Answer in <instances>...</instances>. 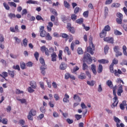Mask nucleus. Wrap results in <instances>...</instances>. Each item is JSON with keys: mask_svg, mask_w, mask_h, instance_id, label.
I'll list each match as a JSON object with an SVG mask.
<instances>
[{"mask_svg": "<svg viewBox=\"0 0 127 127\" xmlns=\"http://www.w3.org/2000/svg\"><path fill=\"white\" fill-rule=\"evenodd\" d=\"M73 99L75 100V101L76 102H81V98L77 94H75L74 95Z\"/></svg>", "mask_w": 127, "mask_h": 127, "instance_id": "f3484780", "label": "nucleus"}, {"mask_svg": "<svg viewBox=\"0 0 127 127\" xmlns=\"http://www.w3.org/2000/svg\"><path fill=\"white\" fill-rule=\"evenodd\" d=\"M71 18L73 21H75L77 19V15L75 14H72L71 15Z\"/></svg>", "mask_w": 127, "mask_h": 127, "instance_id": "4c0bfd02", "label": "nucleus"}, {"mask_svg": "<svg viewBox=\"0 0 127 127\" xmlns=\"http://www.w3.org/2000/svg\"><path fill=\"white\" fill-rule=\"evenodd\" d=\"M96 66L95 64L91 65V70L92 71L94 75H97V70H96Z\"/></svg>", "mask_w": 127, "mask_h": 127, "instance_id": "9b49d317", "label": "nucleus"}, {"mask_svg": "<svg viewBox=\"0 0 127 127\" xmlns=\"http://www.w3.org/2000/svg\"><path fill=\"white\" fill-rule=\"evenodd\" d=\"M21 69L22 70L25 69V64L24 63H21L20 64Z\"/></svg>", "mask_w": 127, "mask_h": 127, "instance_id": "e2e57ef3", "label": "nucleus"}, {"mask_svg": "<svg viewBox=\"0 0 127 127\" xmlns=\"http://www.w3.org/2000/svg\"><path fill=\"white\" fill-rule=\"evenodd\" d=\"M68 29L69 31H70V32H71V33H72V34L75 33V28H74V27H71Z\"/></svg>", "mask_w": 127, "mask_h": 127, "instance_id": "09e8293b", "label": "nucleus"}, {"mask_svg": "<svg viewBox=\"0 0 127 127\" xmlns=\"http://www.w3.org/2000/svg\"><path fill=\"white\" fill-rule=\"evenodd\" d=\"M1 123L3 125H7V119H3V120H2Z\"/></svg>", "mask_w": 127, "mask_h": 127, "instance_id": "774afa93", "label": "nucleus"}, {"mask_svg": "<svg viewBox=\"0 0 127 127\" xmlns=\"http://www.w3.org/2000/svg\"><path fill=\"white\" fill-rule=\"evenodd\" d=\"M54 97L56 101H58L60 99V97H59V95H58V94H55Z\"/></svg>", "mask_w": 127, "mask_h": 127, "instance_id": "4d7b16f0", "label": "nucleus"}, {"mask_svg": "<svg viewBox=\"0 0 127 127\" xmlns=\"http://www.w3.org/2000/svg\"><path fill=\"white\" fill-rule=\"evenodd\" d=\"M114 103L111 105V108L114 109L115 107H117L118 106V104H119V100L118 99V96H115L113 99Z\"/></svg>", "mask_w": 127, "mask_h": 127, "instance_id": "20e7f679", "label": "nucleus"}, {"mask_svg": "<svg viewBox=\"0 0 127 127\" xmlns=\"http://www.w3.org/2000/svg\"><path fill=\"white\" fill-rule=\"evenodd\" d=\"M40 110L41 113H42L43 114H44V113H46V109H45V108H44V107H41Z\"/></svg>", "mask_w": 127, "mask_h": 127, "instance_id": "13d9d810", "label": "nucleus"}, {"mask_svg": "<svg viewBox=\"0 0 127 127\" xmlns=\"http://www.w3.org/2000/svg\"><path fill=\"white\" fill-rule=\"evenodd\" d=\"M46 69H47V66H46V64L42 65L40 67L41 73L44 76H45V74L46 73V72L45 71V70H46Z\"/></svg>", "mask_w": 127, "mask_h": 127, "instance_id": "39448f33", "label": "nucleus"}, {"mask_svg": "<svg viewBox=\"0 0 127 127\" xmlns=\"http://www.w3.org/2000/svg\"><path fill=\"white\" fill-rule=\"evenodd\" d=\"M71 74L69 73H66L64 75V78L66 79V80H68V78H70V76Z\"/></svg>", "mask_w": 127, "mask_h": 127, "instance_id": "052dcab7", "label": "nucleus"}, {"mask_svg": "<svg viewBox=\"0 0 127 127\" xmlns=\"http://www.w3.org/2000/svg\"><path fill=\"white\" fill-rule=\"evenodd\" d=\"M45 37L46 40H48L49 41L52 40V36H51V35H50V34L48 32L47 33Z\"/></svg>", "mask_w": 127, "mask_h": 127, "instance_id": "4468645a", "label": "nucleus"}, {"mask_svg": "<svg viewBox=\"0 0 127 127\" xmlns=\"http://www.w3.org/2000/svg\"><path fill=\"white\" fill-rule=\"evenodd\" d=\"M30 86L33 88V89L36 88V82L34 81H31Z\"/></svg>", "mask_w": 127, "mask_h": 127, "instance_id": "5701e85b", "label": "nucleus"}, {"mask_svg": "<svg viewBox=\"0 0 127 127\" xmlns=\"http://www.w3.org/2000/svg\"><path fill=\"white\" fill-rule=\"evenodd\" d=\"M8 74L11 77V78H14V71L8 70Z\"/></svg>", "mask_w": 127, "mask_h": 127, "instance_id": "b1692460", "label": "nucleus"}, {"mask_svg": "<svg viewBox=\"0 0 127 127\" xmlns=\"http://www.w3.org/2000/svg\"><path fill=\"white\" fill-rule=\"evenodd\" d=\"M8 16L10 18H15L16 16L15 15V14L11 13L8 14Z\"/></svg>", "mask_w": 127, "mask_h": 127, "instance_id": "680f3d73", "label": "nucleus"}, {"mask_svg": "<svg viewBox=\"0 0 127 127\" xmlns=\"http://www.w3.org/2000/svg\"><path fill=\"white\" fill-rule=\"evenodd\" d=\"M103 30H104V31H105V32L106 31H110L111 30V27H110V26L109 25H107L105 26V27Z\"/></svg>", "mask_w": 127, "mask_h": 127, "instance_id": "c756f323", "label": "nucleus"}, {"mask_svg": "<svg viewBox=\"0 0 127 127\" xmlns=\"http://www.w3.org/2000/svg\"><path fill=\"white\" fill-rule=\"evenodd\" d=\"M104 41L108 42V43H114V38L106 37L104 39Z\"/></svg>", "mask_w": 127, "mask_h": 127, "instance_id": "0eeeda50", "label": "nucleus"}, {"mask_svg": "<svg viewBox=\"0 0 127 127\" xmlns=\"http://www.w3.org/2000/svg\"><path fill=\"white\" fill-rule=\"evenodd\" d=\"M77 52L78 54L79 55H81L84 53V52L83 51V49H82V48H78L77 50Z\"/></svg>", "mask_w": 127, "mask_h": 127, "instance_id": "bb28decb", "label": "nucleus"}, {"mask_svg": "<svg viewBox=\"0 0 127 127\" xmlns=\"http://www.w3.org/2000/svg\"><path fill=\"white\" fill-rule=\"evenodd\" d=\"M116 21L118 24H122L123 19L118 18L116 19Z\"/></svg>", "mask_w": 127, "mask_h": 127, "instance_id": "bf43d9fd", "label": "nucleus"}, {"mask_svg": "<svg viewBox=\"0 0 127 127\" xmlns=\"http://www.w3.org/2000/svg\"><path fill=\"white\" fill-rule=\"evenodd\" d=\"M107 85L108 86V87H110V88H113V82H112V80H108L106 82Z\"/></svg>", "mask_w": 127, "mask_h": 127, "instance_id": "6ab92c4d", "label": "nucleus"}, {"mask_svg": "<svg viewBox=\"0 0 127 127\" xmlns=\"http://www.w3.org/2000/svg\"><path fill=\"white\" fill-rule=\"evenodd\" d=\"M16 99L17 101H19L21 103V104H26V99H19L18 98H17Z\"/></svg>", "mask_w": 127, "mask_h": 127, "instance_id": "cd10ccee", "label": "nucleus"}, {"mask_svg": "<svg viewBox=\"0 0 127 127\" xmlns=\"http://www.w3.org/2000/svg\"><path fill=\"white\" fill-rule=\"evenodd\" d=\"M109 49V46H108V45L105 46V47H104V53H105V54H107V53H108Z\"/></svg>", "mask_w": 127, "mask_h": 127, "instance_id": "de8ad7c7", "label": "nucleus"}, {"mask_svg": "<svg viewBox=\"0 0 127 127\" xmlns=\"http://www.w3.org/2000/svg\"><path fill=\"white\" fill-rule=\"evenodd\" d=\"M15 92L16 94H17L18 95H19V94H23L24 93L23 91H21L19 89H16Z\"/></svg>", "mask_w": 127, "mask_h": 127, "instance_id": "69168bd1", "label": "nucleus"}, {"mask_svg": "<svg viewBox=\"0 0 127 127\" xmlns=\"http://www.w3.org/2000/svg\"><path fill=\"white\" fill-rule=\"evenodd\" d=\"M53 27V23L52 22H49L48 23V25L47 26V29L48 32H50L52 30V28Z\"/></svg>", "mask_w": 127, "mask_h": 127, "instance_id": "423d86ee", "label": "nucleus"}, {"mask_svg": "<svg viewBox=\"0 0 127 127\" xmlns=\"http://www.w3.org/2000/svg\"><path fill=\"white\" fill-rule=\"evenodd\" d=\"M111 6L112 7H119V6H121V4L118 3H114L112 4Z\"/></svg>", "mask_w": 127, "mask_h": 127, "instance_id": "37998d69", "label": "nucleus"}, {"mask_svg": "<svg viewBox=\"0 0 127 127\" xmlns=\"http://www.w3.org/2000/svg\"><path fill=\"white\" fill-rule=\"evenodd\" d=\"M8 4H9L10 6H14V7H16V3H15L14 2H8Z\"/></svg>", "mask_w": 127, "mask_h": 127, "instance_id": "c03bdc74", "label": "nucleus"}, {"mask_svg": "<svg viewBox=\"0 0 127 127\" xmlns=\"http://www.w3.org/2000/svg\"><path fill=\"white\" fill-rule=\"evenodd\" d=\"M98 73H102L103 72V65L102 64H99L97 70Z\"/></svg>", "mask_w": 127, "mask_h": 127, "instance_id": "7c9ffc66", "label": "nucleus"}, {"mask_svg": "<svg viewBox=\"0 0 127 127\" xmlns=\"http://www.w3.org/2000/svg\"><path fill=\"white\" fill-rule=\"evenodd\" d=\"M114 121L116 123H117V127H121L119 124H120V122H121V120H120L118 117H114Z\"/></svg>", "mask_w": 127, "mask_h": 127, "instance_id": "2eb2a0df", "label": "nucleus"}, {"mask_svg": "<svg viewBox=\"0 0 127 127\" xmlns=\"http://www.w3.org/2000/svg\"><path fill=\"white\" fill-rule=\"evenodd\" d=\"M69 98H70V96H69V95H68V94H67V93H66L64 95V97L63 99L64 103H69Z\"/></svg>", "mask_w": 127, "mask_h": 127, "instance_id": "6e6552de", "label": "nucleus"}, {"mask_svg": "<svg viewBox=\"0 0 127 127\" xmlns=\"http://www.w3.org/2000/svg\"><path fill=\"white\" fill-rule=\"evenodd\" d=\"M1 74H0V76L2 78H3V79H5V78L7 77L8 73L5 71H3L2 72Z\"/></svg>", "mask_w": 127, "mask_h": 127, "instance_id": "dca6fc26", "label": "nucleus"}, {"mask_svg": "<svg viewBox=\"0 0 127 127\" xmlns=\"http://www.w3.org/2000/svg\"><path fill=\"white\" fill-rule=\"evenodd\" d=\"M22 15H26L27 14V10L26 9H24L22 10L21 12Z\"/></svg>", "mask_w": 127, "mask_h": 127, "instance_id": "603ef678", "label": "nucleus"}, {"mask_svg": "<svg viewBox=\"0 0 127 127\" xmlns=\"http://www.w3.org/2000/svg\"><path fill=\"white\" fill-rule=\"evenodd\" d=\"M28 42V40H27V39L25 38L23 40V44L24 47H26V46H27Z\"/></svg>", "mask_w": 127, "mask_h": 127, "instance_id": "f704fd0d", "label": "nucleus"}, {"mask_svg": "<svg viewBox=\"0 0 127 127\" xmlns=\"http://www.w3.org/2000/svg\"><path fill=\"white\" fill-rule=\"evenodd\" d=\"M3 5L4 8L6 9V10H9V9L10 8V7H9V5H8L7 4V3H6L5 2H4L3 3Z\"/></svg>", "mask_w": 127, "mask_h": 127, "instance_id": "c85d7f7f", "label": "nucleus"}, {"mask_svg": "<svg viewBox=\"0 0 127 127\" xmlns=\"http://www.w3.org/2000/svg\"><path fill=\"white\" fill-rule=\"evenodd\" d=\"M26 3L29 4H39V2L33 0H28L26 1Z\"/></svg>", "mask_w": 127, "mask_h": 127, "instance_id": "1a4fd4ad", "label": "nucleus"}, {"mask_svg": "<svg viewBox=\"0 0 127 127\" xmlns=\"http://www.w3.org/2000/svg\"><path fill=\"white\" fill-rule=\"evenodd\" d=\"M44 80H46V81L48 88H51V87H52L51 82H49L48 80H47V78H46V77H44Z\"/></svg>", "mask_w": 127, "mask_h": 127, "instance_id": "473e14b6", "label": "nucleus"}, {"mask_svg": "<svg viewBox=\"0 0 127 127\" xmlns=\"http://www.w3.org/2000/svg\"><path fill=\"white\" fill-rule=\"evenodd\" d=\"M40 62L42 65H46L45 64V61H44V59L42 58H40Z\"/></svg>", "mask_w": 127, "mask_h": 127, "instance_id": "3c124183", "label": "nucleus"}, {"mask_svg": "<svg viewBox=\"0 0 127 127\" xmlns=\"http://www.w3.org/2000/svg\"><path fill=\"white\" fill-rule=\"evenodd\" d=\"M123 54H124V55H125V56H127V46H123Z\"/></svg>", "mask_w": 127, "mask_h": 127, "instance_id": "2f4dec72", "label": "nucleus"}, {"mask_svg": "<svg viewBox=\"0 0 127 127\" xmlns=\"http://www.w3.org/2000/svg\"><path fill=\"white\" fill-rule=\"evenodd\" d=\"M98 62L102 63V64H106L109 62V61L105 59L99 60Z\"/></svg>", "mask_w": 127, "mask_h": 127, "instance_id": "412c9836", "label": "nucleus"}, {"mask_svg": "<svg viewBox=\"0 0 127 127\" xmlns=\"http://www.w3.org/2000/svg\"><path fill=\"white\" fill-rule=\"evenodd\" d=\"M110 70L111 73H115V71H114V64H112L110 66Z\"/></svg>", "mask_w": 127, "mask_h": 127, "instance_id": "ea45409f", "label": "nucleus"}, {"mask_svg": "<svg viewBox=\"0 0 127 127\" xmlns=\"http://www.w3.org/2000/svg\"><path fill=\"white\" fill-rule=\"evenodd\" d=\"M63 54V51L62 50H60L59 51V53L58 55L59 56V59L60 60H62V55Z\"/></svg>", "mask_w": 127, "mask_h": 127, "instance_id": "e433bc0d", "label": "nucleus"}, {"mask_svg": "<svg viewBox=\"0 0 127 127\" xmlns=\"http://www.w3.org/2000/svg\"><path fill=\"white\" fill-rule=\"evenodd\" d=\"M75 119L77 120V121H79V120H80V119H82V115H80L79 114H76L74 116Z\"/></svg>", "mask_w": 127, "mask_h": 127, "instance_id": "79ce46f5", "label": "nucleus"}, {"mask_svg": "<svg viewBox=\"0 0 127 127\" xmlns=\"http://www.w3.org/2000/svg\"><path fill=\"white\" fill-rule=\"evenodd\" d=\"M98 92H99V93H101V92H103V88H102V85L101 84H99L98 85Z\"/></svg>", "mask_w": 127, "mask_h": 127, "instance_id": "8fccbe9b", "label": "nucleus"}, {"mask_svg": "<svg viewBox=\"0 0 127 127\" xmlns=\"http://www.w3.org/2000/svg\"><path fill=\"white\" fill-rule=\"evenodd\" d=\"M116 15L117 17H119L118 18L123 19L124 18V16L123 15V14L120 12L117 13Z\"/></svg>", "mask_w": 127, "mask_h": 127, "instance_id": "49530a36", "label": "nucleus"}, {"mask_svg": "<svg viewBox=\"0 0 127 127\" xmlns=\"http://www.w3.org/2000/svg\"><path fill=\"white\" fill-rule=\"evenodd\" d=\"M83 15L84 17H88L89 15V11H85L83 12Z\"/></svg>", "mask_w": 127, "mask_h": 127, "instance_id": "5fc2aeb1", "label": "nucleus"}, {"mask_svg": "<svg viewBox=\"0 0 127 127\" xmlns=\"http://www.w3.org/2000/svg\"><path fill=\"white\" fill-rule=\"evenodd\" d=\"M67 68V64L62 63L60 66V70H65Z\"/></svg>", "mask_w": 127, "mask_h": 127, "instance_id": "9d476101", "label": "nucleus"}, {"mask_svg": "<svg viewBox=\"0 0 127 127\" xmlns=\"http://www.w3.org/2000/svg\"><path fill=\"white\" fill-rule=\"evenodd\" d=\"M80 107L81 109H87V106L85 105V103L83 102H82L80 105Z\"/></svg>", "mask_w": 127, "mask_h": 127, "instance_id": "0e129e2a", "label": "nucleus"}, {"mask_svg": "<svg viewBox=\"0 0 127 127\" xmlns=\"http://www.w3.org/2000/svg\"><path fill=\"white\" fill-rule=\"evenodd\" d=\"M39 84L41 89H42L43 90H45V87H44V82H40Z\"/></svg>", "mask_w": 127, "mask_h": 127, "instance_id": "864d4df0", "label": "nucleus"}, {"mask_svg": "<svg viewBox=\"0 0 127 127\" xmlns=\"http://www.w3.org/2000/svg\"><path fill=\"white\" fill-rule=\"evenodd\" d=\"M50 11L52 12L53 14H55L56 16L58 15V13H57V11H56L55 9L52 8L50 9Z\"/></svg>", "mask_w": 127, "mask_h": 127, "instance_id": "58836bf2", "label": "nucleus"}, {"mask_svg": "<svg viewBox=\"0 0 127 127\" xmlns=\"http://www.w3.org/2000/svg\"><path fill=\"white\" fill-rule=\"evenodd\" d=\"M64 5L65 7H66L67 8L70 6L69 3L67 2V1H64Z\"/></svg>", "mask_w": 127, "mask_h": 127, "instance_id": "338daca9", "label": "nucleus"}, {"mask_svg": "<svg viewBox=\"0 0 127 127\" xmlns=\"http://www.w3.org/2000/svg\"><path fill=\"white\" fill-rule=\"evenodd\" d=\"M83 59L84 60H86L87 62L92 63L93 60H92V57H91V55L89 54H87V53H84V55L83 57Z\"/></svg>", "mask_w": 127, "mask_h": 127, "instance_id": "7ed1b4c3", "label": "nucleus"}, {"mask_svg": "<svg viewBox=\"0 0 127 127\" xmlns=\"http://www.w3.org/2000/svg\"><path fill=\"white\" fill-rule=\"evenodd\" d=\"M13 38L15 40L16 42H17V43H18V44H19V43H20L21 40L20 39H19L17 37H14Z\"/></svg>", "mask_w": 127, "mask_h": 127, "instance_id": "6e6d98bb", "label": "nucleus"}, {"mask_svg": "<svg viewBox=\"0 0 127 127\" xmlns=\"http://www.w3.org/2000/svg\"><path fill=\"white\" fill-rule=\"evenodd\" d=\"M51 57H52V61L53 62H55L57 61V55H56V53H53L52 54H51Z\"/></svg>", "mask_w": 127, "mask_h": 127, "instance_id": "ddd939ff", "label": "nucleus"}, {"mask_svg": "<svg viewBox=\"0 0 127 127\" xmlns=\"http://www.w3.org/2000/svg\"><path fill=\"white\" fill-rule=\"evenodd\" d=\"M114 74L115 76H118V77H119L120 74L122 75L123 74V71H122V70H121L120 69L118 70L115 69Z\"/></svg>", "mask_w": 127, "mask_h": 127, "instance_id": "f8f14e48", "label": "nucleus"}, {"mask_svg": "<svg viewBox=\"0 0 127 127\" xmlns=\"http://www.w3.org/2000/svg\"><path fill=\"white\" fill-rule=\"evenodd\" d=\"M107 35V32L105 31V30H102V32L100 34V37L101 38H104Z\"/></svg>", "mask_w": 127, "mask_h": 127, "instance_id": "a211bd4d", "label": "nucleus"}, {"mask_svg": "<svg viewBox=\"0 0 127 127\" xmlns=\"http://www.w3.org/2000/svg\"><path fill=\"white\" fill-rule=\"evenodd\" d=\"M114 34H115V35H122V34H123L122 32H121L118 30H114Z\"/></svg>", "mask_w": 127, "mask_h": 127, "instance_id": "a19ab883", "label": "nucleus"}, {"mask_svg": "<svg viewBox=\"0 0 127 127\" xmlns=\"http://www.w3.org/2000/svg\"><path fill=\"white\" fill-rule=\"evenodd\" d=\"M14 70H18V71H20V67L18 64H16V65H13L12 67Z\"/></svg>", "mask_w": 127, "mask_h": 127, "instance_id": "c9c22d12", "label": "nucleus"}, {"mask_svg": "<svg viewBox=\"0 0 127 127\" xmlns=\"http://www.w3.org/2000/svg\"><path fill=\"white\" fill-rule=\"evenodd\" d=\"M84 21V19H83V18H81L79 19H78L77 20H76L75 21V22L76 23H78V24H82V23H83Z\"/></svg>", "mask_w": 127, "mask_h": 127, "instance_id": "393cba45", "label": "nucleus"}, {"mask_svg": "<svg viewBox=\"0 0 127 127\" xmlns=\"http://www.w3.org/2000/svg\"><path fill=\"white\" fill-rule=\"evenodd\" d=\"M94 50H95V46H94L93 42H91L89 44V46L87 48V52H89V53H90L91 55H93Z\"/></svg>", "mask_w": 127, "mask_h": 127, "instance_id": "f257e3e1", "label": "nucleus"}, {"mask_svg": "<svg viewBox=\"0 0 127 127\" xmlns=\"http://www.w3.org/2000/svg\"><path fill=\"white\" fill-rule=\"evenodd\" d=\"M46 34H47V32H46V31H41L40 32V36L41 37H45Z\"/></svg>", "mask_w": 127, "mask_h": 127, "instance_id": "aec40b11", "label": "nucleus"}, {"mask_svg": "<svg viewBox=\"0 0 127 127\" xmlns=\"http://www.w3.org/2000/svg\"><path fill=\"white\" fill-rule=\"evenodd\" d=\"M64 52L67 54V55H70L71 54V52L69 50V48L68 47H65L64 48Z\"/></svg>", "mask_w": 127, "mask_h": 127, "instance_id": "72a5a7b5", "label": "nucleus"}, {"mask_svg": "<svg viewBox=\"0 0 127 127\" xmlns=\"http://www.w3.org/2000/svg\"><path fill=\"white\" fill-rule=\"evenodd\" d=\"M95 83H96V82L94 80L87 81V84L91 87H93V86L95 85Z\"/></svg>", "mask_w": 127, "mask_h": 127, "instance_id": "4be33fe9", "label": "nucleus"}, {"mask_svg": "<svg viewBox=\"0 0 127 127\" xmlns=\"http://www.w3.org/2000/svg\"><path fill=\"white\" fill-rule=\"evenodd\" d=\"M34 116H36V111L34 109H31L29 112V115L27 116L28 120L32 121L33 119L32 117H34Z\"/></svg>", "mask_w": 127, "mask_h": 127, "instance_id": "f03ea898", "label": "nucleus"}, {"mask_svg": "<svg viewBox=\"0 0 127 127\" xmlns=\"http://www.w3.org/2000/svg\"><path fill=\"white\" fill-rule=\"evenodd\" d=\"M36 19H37V20H42V21H44V19H43L42 17L39 15H37L36 16Z\"/></svg>", "mask_w": 127, "mask_h": 127, "instance_id": "a18cd8bd", "label": "nucleus"}, {"mask_svg": "<svg viewBox=\"0 0 127 127\" xmlns=\"http://www.w3.org/2000/svg\"><path fill=\"white\" fill-rule=\"evenodd\" d=\"M78 78L81 80H83V79H86V74L85 73H81L80 75L78 76Z\"/></svg>", "mask_w": 127, "mask_h": 127, "instance_id": "a878e982", "label": "nucleus"}]
</instances>
